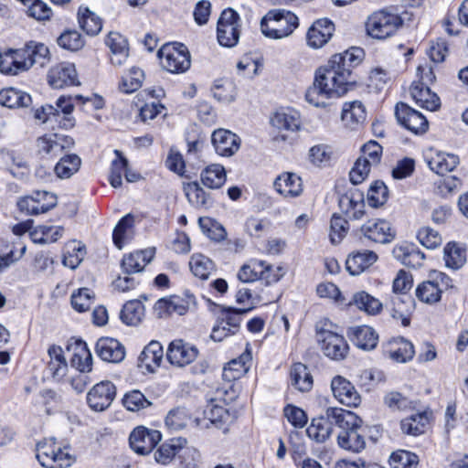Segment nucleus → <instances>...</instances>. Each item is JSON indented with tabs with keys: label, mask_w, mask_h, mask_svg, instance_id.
I'll return each instance as SVG.
<instances>
[{
	"label": "nucleus",
	"mask_w": 468,
	"mask_h": 468,
	"mask_svg": "<svg viewBox=\"0 0 468 468\" xmlns=\"http://www.w3.org/2000/svg\"><path fill=\"white\" fill-rule=\"evenodd\" d=\"M415 293L420 301L430 304L439 302L441 297L438 284H434L431 280L419 284Z\"/></svg>",
	"instance_id": "48"
},
{
	"label": "nucleus",
	"mask_w": 468,
	"mask_h": 468,
	"mask_svg": "<svg viewBox=\"0 0 468 468\" xmlns=\"http://www.w3.org/2000/svg\"><path fill=\"white\" fill-rule=\"evenodd\" d=\"M27 44L23 48L7 49L0 52V70L8 75H16L32 67V62L27 57Z\"/></svg>",
	"instance_id": "13"
},
{
	"label": "nucleus",
	"mask_w": 468,
	"mask_h": 468,
	"mask_svg": "<svg viewBox=\"0 0 468 468\" xmlns=\"http://www.w3.org/2000/svg\"><path fill=\"white\" fill-rule=\"evenodd\" d=\"M339 207L351 219H360L364 216V195L355 189L349 190L339 198Z\"/></svg>",
	"instance_id": "26"
},
{
	"label": "nucleus",
	"mask_w": 468,
	"mask_h": 468,
	"mask_svg": "<svg viewBox=\"0 0 468 468\" xmlns=\"http://www.w3.org/2000/svg\"><path fill=\"white\" fill-rule=\"evenodd\" d=\"M240 18L239 14L231 9H225L218 21L217 37L218 43L227 48L237 45L240 34Z\"/></svg>",
	"instance_id": "7"
},
{
	"label": "nucleus",
	"mask_w": 468,
	"mask_h": 468,
	"mask_svg": "<svg viewBox=\"0 0 468 468\" xmlns=\"http://www.w3.org/2000/svg\"><path fill=\"white\" fill-rule=\"evenodd\" d=\"M161 439L162 435L159 431L138 426L131 432L129 443L136 453L146 455L154 450Z\"/></svg>",
	"instance_id": "15"
},
{
	"label": "nucleus",
	"mask_w": 468,
	"mask_h": 468,
	"mask_svg": "<svg viewBox=\"0 0 468 468\" xmlns=\"http://www.w3.org/2000/svg\"><path fill=\"white\" fill-rule=\"evenodd\" d=\"M88 99H84L81 95L76 96H60L56 101V109L59 111L60 117H58L57 123L62 129H71L75 126V119L71 115L74 110V101L86 102Z\"/></svg>",
	"instance_id": "28"
},
{
	"label": "nucleus",
	"mask_w": 468,
	"mask_h": 468,
	"mask_svg": "<svg viewBox=\"0 0 468 468\" xmlns=\"http://www.w3.org/2000/svg\"><path fill=\"white\" fill-rule=\"evenodd\" d=\"M410 95L418 106L428 111H436L441 106L438 95L422 83L413 84L410 87Z\"/></svg>",
	"instance_id": "34"
},
{
	"label": "nucleus",
	"mask_w": 468,
	"mask_h": 468,
	"mask_svg": "<svg viewBox=\"0 0 468 468\" xmlns=\"http://www.w3.org/2000/svg\"><path fill=\"white\" fill-rule=\"evenodd\" d=\"M144 80V71L139 68L133 67L122 77L120 89L125 93H132L141 88Z\"/></svg>",
	"instance_id": "52"
},
{
	"label": "nucleus",
	"mask_w": 468,
	"mask_h": 468,
	"mask_svg": "<svg viewBox=\"0 0 468 468\" xmlns=\"http://www.w3.org/2000/svg\"><path fill=\"white\" fill-rule=\"evenodd\" d=\"M197 353V349L195 346L178 339L170 343L166 357L172 365L185 367L196 359Z\"/></svg>",
	"instance_id": "18"
},
{
	"label": "nucleus",
	"mask_w": 468,
	"mask_h": 468,
	"mask_svg": "<svg viewBox=\"0 0 468 468\" xmlns=\"http://www.w3.org/2000/svg\"><path fill=\"white\" fill-rule=\"evenodd\" d=\"M189 266L195 276L204 280L208 278L213 262L207 257L198 254L191 257Z\"/></svg>",
	"instance_id": "58"
},
{
	"label": "nucleus",
	"mask_w": 468,
	"mask_h": 468,
	"mask_svg": "<svg viewBox=\"0 0 468 468\" xmlns=\"http://www.w3.org/2000/svg\"><path fill=\"white\" fill-rule=\"evenodd\" d=\"M58 44L64 49L77 51L83 48L84 40L77 30H66L58 37Z\"/></svg>",
	"instance_id": "59"
},
{
	"label": "nucleus",
	"mask_w": 468,
	"mask_h": 468,
	"mask_svg": "<svg viewBox=\"0 0 468 468\" xmlns=\"http://www.w3.org/2000/svg\"><path fill=\"white\" fill-rule=\"evenodd\" d=\"M95 350L102 360L110 363H119L125 357L124 346L114 338H100L96 343Z\"/></svg>",
	"instance_id": "25"
},
{
	"label": "nucleus",
	"mask_w": 468,
	"mask_h": 468,
	"mask_svg": "<svg viewBox=\"0 0 468 468\" xmlns=\"http://www.w3.org/2000/svg\"><path fill=\"white\" fill-rule=\"evenodd\" d=\"M154 255L153 249L137 250L125 254L121 262V268L123 274L132 275L141 272L144 267L152 261Z\"/></svg>",
	"instance_id": "27"
},
{
	"label": "nucleus",
	"mask_w": 468,
	"mask_h": 468,
	"mask_svg": "<svg viewBox=\"0 0 468 468\" xmlns=\"http://www.w3.org/2000/svg\"><path fill=\"white\" fill-rule=\"evenodd\" d=\"M378 260V255L371 250L352 252L346 261V271L351 275H359Z\"/></svg>",
	"instance_id": "31"
},
{
	"label": "nucleus",
	"mask_w": 468,
	"mask_h": 468,
	"mask_svg": "<svg viewBox=\"0 0 468 468\" xmlns=\"http://www.w3.org/2000/svg\"><path fill=\"white\" fill-rule=\"evenodd\" d=\"M444 261L447 267L457 270L464 264L465 255L455 243H449L444 249Z\"/></svg>",
	"instance_id": "60"
},
{
	"label": "nucleus",
	"mask_w": 468,
	"mask_h": 468,
	"mask_svg": "<svg viewBox=\"0 0 468 468\" xmlns=\"http://www.w3.org/2000/svg\"><path fill=\"white\" fill-rule=\"evenodd\" d=\"M95 294L89 288H80L78 292H73L71 295L72 307L80 312L88 311L94 302Z\"/></svg>",
	"instance_id": "56"
},
{
	"label": "nucleus",
	"mask_w": 468,
	"mask_h": 468,
	"mask_svg": "<svg viewBox=\"0 0 468 468\" xmlns=\"http://www.w3.org/2000/svg\"><path fill=\"white\" fill-rule=\"evenodd\" d=\"M395 115L400 125L415 134L423 133L428 129V121L416 110L403 102L396 105Z\"/></svg>",
	"instance_id": "16"
},
{
	"label": "nucleus",
	"mask_w": 468,
	"mask_h": 468,
	"mask_svg": "<svg viewBox=\"0 0 468 468\" xmlns=\"http://www.w3.org/2000/svg\"><path fill=\"white\" fill-rule=\"evenodd\" d=\"M356 421L353 416V412L343 410L341 408L330 407L327 408L324 415L314 418L311 424L306 429V433L309 438L317 442L325 441L333 431V425H354Z\"/></svg>",
	"instance_id": "2"
},
{
	"label": "nucleus",
	"mask_w": 468,
	"mask_h": 468,
	"mask_svg": "<svg viewBox=\"0 0 468 468\" xmlns=\"http://www.w3.org/2000/svg\"><path fill=\"white\" fill-rule=\"evenodd\" d=\"M349 224L341 216L334 214L330 222V240L333 244L339 243L347 234Z\"/></svg>",
	"instance_id": "64"
},
{
	"label": "nucleus",
	"mask_w": 468,
	"mask_h": 468,
	"mask_svg": "<svg viewBox=\"0 0 468 468\" xmlns=\"http://www.w3.org/2000/svg\"><path fill=\"white\" fill-rule=\"evenodd\" d=\"M57 205V197L48 191H36L30 196L18 199L17 207L28 215H39L48 212Z\"/></svg>",
	"instance_id": "9"
},
{
	"label": "nucleus",
	"mask_w": 468,
	"mask_h": 468,
	"mask_svg": "<svg viewBox=\"0 0 468 468\" xmlns=\"http://www.w3.org/2000/svg\"><path fill=\"white\" fill-rule=\"evenodd\" d=\"M73 145L74 140L71 137L58 133L45 134L37 140L38 154L47 158L58 157Z\"/></svg>",
	"instance_id": "12"
},
{
	"label": "nucleus",
	"mask_w": 468,
	"mask_h": 468,
	"mask_svg": "<svg viewBox=\"0 0 468 468\" xmlns=\"http://www.w3.org/2000/svg\"><path fill=\"white\" fill-rule=\"evenodd\" d=\"M188 201L195 207H203L207 204L208 195L197 182H190L185 187Z\"/></svg>",
	"instance_id": "57"
},
{
	"label": "nucleus",
	"mask_w": 468,
	"mask_h": 468,
	"mask_svg": "<svg viewBox=\"0 0 468 468\" xmlns=\"http://www.w3.org/2000/svg\"><path fill=\"white\" fill-rule=\"evenodd\" d=\"M275 189L285 197H296L303 192L302 179L294 173H284L274 181Z\"/></svg>",
	"instance_id": "35"
},
{
	"label": "nucleus",
	"mask_w": 468,
	"mask_h": 468,
	"mask_svg": "<svg viewBox=\"0 0 468 468\" xmlns=\"http://www.w3.org/2000/svg\"><path fill=\"white\" fill-rule=\"evenodd\" d=\"M356 418L354 425H342L340 433L337 436L339 447L352 452H360L366 447L364 435L360 432L362 420L353 412Z\"/></svg>",
	"instance_id": "14"
},
{
	"label": "nucleus",
	"mask_w": 468,
	"mask_h": 468,
	"mask_svg": "<svg viewBox=\"0 0 468 468\" xmlns=\"http://www.w3.org/2000/svg\"><path fill=\"white\" fill-rule=\"evenodd\" d=\"M199 226L202 231L211 239L216 242L222 241L227 237L225 228L217 221L209 218H200L198 219Z\"/></svg>",
	"instance_id": "51"
},
{
	"label": "nucleus",
	"mask_w": 468,
	"mask_h": 468,
	"mask_svg": "<svg viewBox=\"0 0 468 468\" xmlns=\"http://www.w3.org/2000/svg\"><path fill=\"white\" fill-rule=\"evenodd\" d=\"M388 190L382 181H376L367 191V200L371 207H378L388 200Z\"/></svg>",
	"instance_id": "61"
},
{
	"label": "nucleus",
	"mask_w": 468,
	"mask_h": 468,
	"mask_svg": "<svg viewBox=\"0 0 468 468\" xmlns=\"http://www.w3.org/2000/svg\"><path fill=\"white\" fill-rule=\"evenodd\" d=\"M360 230L367 239L378 243H388L395 236L390 223L384 219L367 220Z\"/></svg>",
	"instance_id": "19"
},
{
	"label": "nucleus",
	"mask_w": 468,
	"mask_h": 468,
	"mask_svg": "<svg viewBox=\"0 0 468 468\" xmlns=\"http://www.w3.org/2000/svg\"><path fill=\"white\" fill-rule=\"evenodd\" d=\"M37 459L45 468H68L75 461L73 455L58 445L55 438L44 439L37 444Z\"/></svg>",
	"instance_id": "4"
},
{
	"label": "nucleus",
	"mask_w": 468,
	"mask_h": 468,
	"mask_svg": "<svg viewBox=\"0 0 468 468\" xmlns=\"http://www.w3.org/2000/svg\"><path fill=\"white\" fill-rule=\"evenodd\" d=\"M116 393V387L112 381H101L89 390L87 403L92 410L103 411L112 405Z\"/></svg>",
	"instance_id": "11"
},
{
	"label": "nucleus",
	"mask_w": 468,
	"mask_h": 468,
	"mask_svg": "<svg viewBox=\"0 0 468 468\" xmlns=\"http://www.w3.org/2000/svg\"><path fill=\"white\" fill-rule=\"evenodd\" d=\"M389 463L393 468H416L419 457L411 452L399 450L390 455Z\"/></svg>",
	"instance_id": "54"
},
{
	"label": "nucleus",
	"mask_w": 468,
	"mask_h": 468,
	"mask_svg": "<svg viewBox=\"0 0 468 468\" xmlns=\"http://www.w3.org/2000/svg\"><path fill=\"white\" fill-rule=\"evenodd\" d=\"M401 24L402 20L399 16L381 10L367 18L366 28L370 37L384 39L393 35Z\"/></svg>",
	"instance_id": "6"
},
{
	"label": "nucleus",
	"mask_w": 468,
	"mask_h": 468,
	"mask_svg": "<svg viewBox=\"0 0 468 468\" xmlns=\"http://www.w3.org/2000/svg\"><path fill=\"white\" fill-rule=\"evenodd\" d=\"M334 31L335 26L330 20L318 19L307 32V45L313 48H322L332 37Z\"/></svg>",
	"instance_id": "23"
},
{
	"label": "nucleus",
	"mask_w": 468,
	"mask_h": 468,
	"mask_svg": "<svg viewBox=\"0 0 468 468\" xmlns=\"http://www.w3.org/2000/svg\"><path fill=\"white\" fill-rule=\"evenodd\" d=\"M271 125L279 131L273 137L275 142H285L289 139L286 133L297 132L301 127L300 113L292 108L281 109L271 118Z\"/></svg>",
	"instance_id": "10"
},
{
	"label": "nucleus",
	"mask_w": 468,
	"mask_h": 468,
	"mask_svg": "<svg viewBox=\"0 0 468 468\" xmlns=\"http://www.w3.org/2000/svg\"><path fill=\"white\" fill-rule=\"evenodd\" d=\"M290 378L292 386L301 392L309 391L313 388V377L303 363H295L292 366Z\"/></svg>",
	"instance_id": "39"
},
{
	"label": "nucleus",
	"mask_w": 468,
	"mask_h": 468,
	"mask_svg": "<svg viewBox=\"0 0 468 468\" xmlns=\"http://www.w3.org/2000/svg\"><path fill=\"white\" fill-rule=\"evenodd\" d=\"M298 26V17L293 13L285 10L269 11L261 22L262 34L273 39L290 36Z\"/></svg>",
	"instance_id": "3"
},
{
	"label": "nucleus",
	"mask_w": 468,
	"mask_h": 468,
	"mask_svg": "<svg viewBox=\"0 0 468 468\" xmlns=\"http://www.w3.org/2000/svg\"><path fill=\"white\" fill-rule=\"evenodd\" d=\"M176 442L177 441L171 440L161 444L154 453L155 462L163 465L170 463L182 450L181 445Z\"/></svg>",
	"instance_id": "47"
},
{
	"label": "nucleus",
	"mask_w": 468,
	"mask_h": 468,
	"mask_svg": "<svg viewBox=\"0 0 468 468\" xmlns=\"http://www.w3.org/2000/svg\"><path fill=\"white\" fill-rule=\"evenodd\" d=\"M428 423L429 417L427 413L421 412L403 419L400 427L404 433L417 436L424 433Z\"/></svg>",
	"instance_id": "43"
},
{
	"label": "nucleus",
	"mask_w": 468,
	"mask_h": 468,
	"mask_svg": "<svg viewBox=\"0 0 468 468\" xmlns=\"http://www.w3.org/2000/svg\"><path fill=\"white\" fill-rule=\"evenodd\" d=\"M393 256L402 264L412 268L420 267L425 259L424 253L415 244L408 242L395 246Z\"/></svg>",
	"instance_id": "29"
},
{
	"label": "nucleus",
	"mask_w": 468,
	"mask_h": 468,
	"mask_svg": "<svg viewBox=\"0 0 468 468\" xmlns=\"http://www.w3.org/2000/svg\"><path fill=\"white\" fill-rule=\"evenodd\" d=\"M78 20L80 28L90 36H95L102 28L101 19L88 7H80Z\"/></svg>",
	"instance_id": "41"
},
{
	"label": "nucleus",
	"mask_w": 468,
	"mask_h": 468,
	"mask_svg": "<svg viewBox=\"0 0 468 468\" xmlns=\"http://www.w3.org/2000/svg\"><path fill=\"white\" fill-rule=\"evenodd\" d=\"M144 316V306L138 300L127 302L121 312V318L123 323L129 325L138 324Z\"/></svg>",
	"instance_id": "46"
},
{
	"label": "nucleus",
	"mask_w": 468,
	"mask_h": 468,
	"mask_svg": "<svg viewBox=\"0 0 468 468\" xmlns=\"http://www.w3.org/2000/svg\"><path fill=\"white\" fill-rule=\"evenodd\" d=\"M251 359L250 344H247L245 351L224 367L222 372L223 379L228 382L239 379L249 371Z\"/></svg>",
	"instance_id": "24"
},
{
	"label": "nucleus",
	"mask_w": 468,
	"mask_h": 468,
	"mask_svg": "<svg viewBox=\"0 0 468 468\" xmlns=\"http://www.w3.org/2000/svg\"><path fill=\"white\" fill-rule=\"evenodd\" d=\"M27 6V14L38 21L49 20L52 16L51 8L41 0H21Z\"/></svg>",
	"instance_id": "50"
},
{
	"label": "nucleus",
	"mask_w": 468,
	"mask_h": 468,
	"mask_svg": "<svg viewBox=\"0 0 468 468\" xmlns=\"http://www.w3.org/2000/svg\"><path fill=\"white\" fill-rule=\"evenodd\" d=\"M48 81L54 89L80 84L75 66L69 62L52 67L48 71Z\"/></svg>",
	"instance_id": "17"
},
{
	"label": "nucleus",
	"mask_w": 468,
	"mask_h": 468,
	"mask_svg": "<svg viewBox=\"0 0 468 468\" xmlns=\"http://www.w3.org/2000/svg\"><path fill=\"white\" fill-rule=\"evenodd\" d=\"M161 66L171 73H183L190 68L187 48L180 43H167L158 51Z\"/></svg>",
	"instance_id": "5"
},
{
	"label": "nucleus",
	"mask_w": 468,
	"mask_h": 468,
	"mask_svg": "<svg viewBox=\"0 0 468 468\" xmlns=\"http://www.w3.org/2000/svg\"><path fill=\"white\" fill-rule=\"evenodd\" d=\"M79 352L73 355L71 359L72 365L80 371V373L89 372L91 370L92 357L84 343L78 345Z\"/></svg>",
	"instance_id": "62"
},
{
	"label": "nucleus",
	"mask_w": 468,
	"mask_h": 468,
	"mask_svg": "<svg viewBox=\"0 0 468 468\" xmlns=\"http://www.w3.org/2000/svg\"><path fill=\"white\" fill-rule=\"evenodd\" d=\"M114 154L117 158L112 162L109 181L112 187L117 188L122 186V175L128 167V160L119 150H115Z\"/></svg>",
	"instance_id": "53"
},
{
	"label": "nucleus",
	"mask_w": 468,
	"mask_h": 468,
	"mask_svg": "<svg viewBox=\"0 0 468 468\" xmlns=\"http://www.w3.org/2000/svg\"><path fill=\"white\" fill-rule=\"evenodd\" d=\"M165 421L169 430L180 431L187 426L190 415L185 408L178 407L167 413Z\"/></svg>",
	"instance_id": "49"
},
{
	"label": "nucleus",
	"mask_w": 468,
	"mask_h": 468,
	"mask_svg": "<svg viewBox=\"0 0 468 468\" xmlns=\"http://www.w3.org/2000/svg\"><path fill=\"white\" fill-rule=\"evenodd\" d=\"M367 117L366 108L359 101L346 102L341 119L344 124L350 130H356L365 122Z\"/></svg>",
	"instance_id": "32"
},
{
	"label": "nucleus",
	"mask_w": 468,
	"mask_h": 468,
	"mask_svg": "<svg viewBox=\"0 0 468 468\" xmlns=\"http://www.w3.org/2000/svg\"><path fill=\"white\" fill-rule=\"evenodd\" d=\"M388 354L396 362H406L413 357L414 346L410 341L400 337L390 343Z\"/></svg>",
	"instance_id": "42"
},
{
	"label": "nucleus",
	"mask_w": 468,
	"mask_h": 468,
	"mask_svg": "<svg viewBox=\"0 0 468 468\" xmlns=\"http://www.w3.org/2000/svg\"><path fill=\"white\" fill-rule=\"evenodd\" d=\"M212 144L218 154L231 156L239 148V138L233 133L225 129H218L211 136Z\"/></svg>",
	"instance_id": "22"
},
{
	"label": "nucleus",
	"mask_w": 468,
	"mask_h": 468,
	"mask_svg": "<svg viewBox=\"0 0 468 468\" xmlns=\"http://www.w3.org/2000/svg\"><path fill=\"white\" fill-rule=\"evenodd\" d=\"M347 335L357 347L364 350L374 349L378 341L376 331L367 325L350 327Z\"/></svg>",
	"instance_id": "30"
},
{
	"label": "nucleus",
	"mask_w": 468,
	"mask_h": 468,
	"mask_svg": "<svg viewBox=\"0 0 468 468\" xmlns=\"http://www.w3.org/2000/svg\"><path fill=\"white\" fill-rule=\"evenodd\" d=\"M81 164L77 154H65L54 167V172L58 178H69L78 172Z\"/></svg>",
	"instance_id": "45"
},
{
	"label": "nucleus",
	"mask_w": 468,
	"mask_h": 468,
	"mask_svg": "<svg viewBox=\"0 0 468 468\" xmlns=\"http://www.w3.org/2000/svg\"><path fill=\"white\" fill-rule=\"evenodd\" d=\"M317 340L324 354L334 360H343L348 354L349 346L345 337L326 329L317 330Z\"/></svg>",
	"instance_id": "8"
},
{
	"label": "nucleus",
	"mask_w": 468,
	"mask_h": 468,
	"mask_svg": "<svg viewBox=\"0 0 468 468\" xmlns=\"http://www.w3.org/2000/svg\"><path fill=\"white\" fill-rule=\"evenodd\" d=\"M163 346L157 341L150 342L141 352L138 357V366L148 372H154L163 359Z\"/></svg>",
	"instance_id": "33"
},
{
	"label": "nucleus",
	"mask_w": 468,
	"mask_h": 468,
	"mask_svg": "<svg viewBox=\"0 0 468 468\" xmlns=\"http://www.w3.org/2000/svg\"><path fill=\"white\" fill-rule=\"evenodd\" d=\"M427 163L431 170L438 175L443 176L452 171L457 166L459 157L452 154L438 152L430 157Z\"/></svg>",
	"instance_id": "38"
},
{
	"label": "nucleus",
	"mask_w": 468,
	"mask_h": 468,
	"mask_svg": "<svg viewBox=\"0 0 468 468\" xmlns=\"http://www.w3.org/2000/svg\"><path fill=\"white\" fill-rule=\"evenodd\" d=\"M271 269V265L265 261H255L252 265H243L238 272V278L242 282H251L258 279H265L267 283L276 282L280 280V276L273 274L271 277L269 272Z\"/></svg>",
	"instance_id": "20"
},
{
	"label": "nucleus",
	"mask_w": 468,
	"mask_h": 468,
	"mask_svg": "<svg viewBox=\"0 0 468 468\" xmlns=\"http://www.w3.org/2000/svg\"><path fill=\"white\" fill-rule=\"evenodd\" d=\"M331 388L334 397L342 404L356 407L360 403V396L350 381L341 376L332 379Z\"/></svg>",
	"instance_id": "21"
},
{
	"label": "nucleus",
	"mask_w": 468,
	"mask_h": 468,
	"mask_svg": "<svg viewBox=\"0 0 468 468\" xmlns=\"http://www.w3.org/2000/svg\"><path fill=\"white\" fill-rule=\"evenodd\" d=\"M350 303L370 315L378 314L382 310L381 302L364 291L355 293Z\"/></svg>",
	"instance_id": "44"
},
{
	"label": "nucleus",
	"mask_w": 468,
	"mask_h": 468,
	"mask_svg": "<svg viewBox=\"0 0 468 468\" xmlns=\"http://www.w3.org/2000/svg\"><path fill=\"white\" fill-rule=\"evenodd\" d=\"M112 56L111 61L113 65H122L128 58V43L126 38L117 32H110L106 40Z\"/></svg>",
	"instance_id": "36"
},
{
	"label": "nucleus",
	"mask_w": 468,
	"mask_h": 468,
	"mask_svg": "<svg viewBox=\"0 0 468 468\" xmlns=\"http://www.w3.org/2000/svg\"><path fill=\"white\" fill-rule=\"evenodd\" d=\"M200 179L206 187L218 189L226 182V170L224 166L219 164H212L202 170Z\"/></svg>",
	"instance_id": "37"
},
{
	"label": "nucleus",
	"mask_w": 468,
	"mask_h": 468,
	"mask_svg": "<svg viewBox=\"0 0 468 468\" xmlns=\"http://www.w3.org/2000/svg\"><path fill=\"white\" fill-rule=\"evenodd\" d=\"M384 403L387 407L393 410H407L413 409L414 402L410 400L398 391H390L384 397Z\"/></svg>",
	"instance_id": "63"
},
{
	"label": "nucleus",
	"mask_w": 468,
	"mask_h": 468,
	"mask_svg": "<svg viewBox=\"0 0 468 468\" xmlns=\"http://www.w3.org/2000/svg\"><path fill=\"white\" fill-rule=\"evenodd\" d=\"M363 58L364 50L355 47L333 55L316 70L314 81L306 90V101L315 107H325L329 99L345 95L356 84L352 71Z\"/></svg>",
	"instance_id": "1"
},
{
	"label": "nucleus",
	"mask_w": 468,
	"mask_h": 468,
	"mask_svg": "<svg viewBox=\"0 0 468 468\" xmlns=\"http://www.w3.org/2000/svg\"><path fill=\"white\" fill-rule=\"evenodd\" d=\"M122 404L130 411H139L150 407L152 402L140 390L134 389L124 395Z\"/></svg>",
	"instance_id": "55"
},
{
	"label": "nucleus",
	"mask_w": 468,
	"mask_h": 468,
	"mask_svg": "<svg viewBox=\"0 0 468 468\" xmlns=\"http://www.w3.org/2000/svg\"><path fill=\"white\" fill-rule=\"evenodd\" d=\"M31 96L15 88L0 90V104L7 108L27 107L31 104Z\"/></svg>",
	"instance_id": "40"
}]
</instances>
